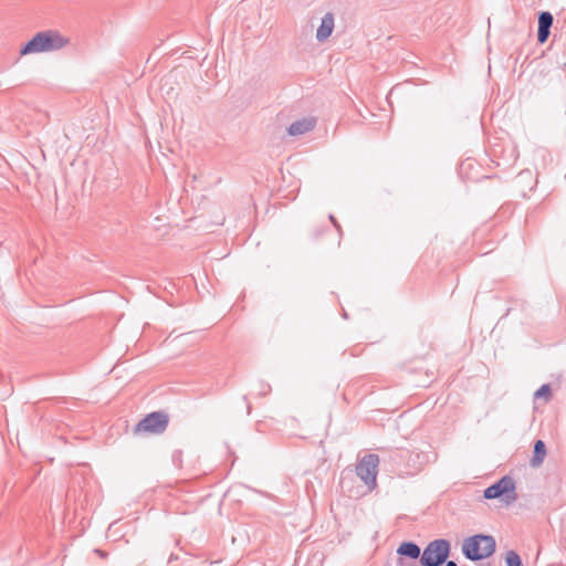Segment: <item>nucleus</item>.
Segmentation results:
<instances>
[{
    "mask_svg": "<svg viewBox=\"0 0 566 566\" xmlns=\"http://www.w3.org/2000/svg\"><path fill=\"white\" fill-rule=\"evenodd\" d=\"M398 554L408 556L410 558H418L420 556V548L413 543H402L398 548Z\"/></svg>",
    "mask_w": 566,
    "mask_h": 566,
    "instance_id": "obj_11",
    "label": "nucleus"
},
{
    "mask_svg": "<svg viewBox=\"0 0 566 566\" xmlns=\"http://www.w3.org/2000/svg\"><path fill=\"white\" fill-rule=\"evenodd\" d=\"M535 396L537 398L539 397H543L545 398L546 400L549 399L551 397V388L548 385H543L536 392H535Z\"/></svg>",
    "mask_w": 566,
    "mask_h": 566,
    "instance_id": "obj_13",
    "label": "nucleus"
},
{
    "mask_svg": "<svg viewBox=\"0 0 566 566\" xmlns=\"http://www.w3.org/2000/svg\"><path fill=\"white\" fill-rule=\"evenodd\" d=\"M168 423V417L161 412H153L144 418L136 427L135 431L148 432V433H160L163 432Z\"/></svg>",
    "mask_w": 566,
    "mask_h": 566,
    "instance_id": "obj_6",
    "label": "nucleus"
},
{
    "mask_svg": "<svg viewBox=\"0 0 566 566\" xmlns=\"http://www.w3.org/2000/svg\"><path fill=\"white\" fill-rule=\"evenodd\" d=\"M334 29V17L327 13L323 19L319 28L317 29L316 36L319 41L326 40L333 32Z\"/></svg>",
    "mask_w": 566,
    "mask_h": 566,
    "instance_id": "obj_9",
    "label": "nucleus"
},
{
    "mask_svg": "<svg viewBox=\"0 0 566 566\" xmlns=\"http://www.w3.org/2000/svg\"><path fill=\"white\" fill-rule=\"evenodd\" d=\"M447 566H457V564L454 562L450 560L447 563Z\"/></svg>",
    "mask_w": 566,
    "mask_h": 566,
    "instance_id": "obj_14",
    "label": "nucleus"
},
{
    "mask_svg": "<svg viewBox=\"0 0 566 566\" xmlns=\"http://www.w3.org/2000/svg\"><path fill=\"white\" fill-rule=\"evenodd\" d=\"M315 123H316L315 118H313V117H307V118H303L301 120H296L289 127V134L291 136L303 135L307 132H311L314 128Z\"/></svg>",
    "mask_w": 566,
    "mask_h": 566,
    "instance_id": "obj_8",
    "label": "nucleus"
},
{
    "mask_svg": "<svg viewBox=\"0 0 566 566\" xmlns=\"http://www.w3.org/2000/svg\"><path fill=\"white\" fill-rule=\"evenodd\" d=\"M546 457V447L542 440H537L534 444V453L531 459V464L534 468L539 467Z\"/></svg>",
    "mask_w": 566,
    "mask_h": 566,
    "instance_id": "obj_10",
    "label": "nucleus"
},
{
    "mask_svg": "<svg viewBox=\"0 0 566 566\" xmlns=\"http://www.w3.org/2000/svg\"><path fill=\"white\" fill-rule=\"evenodd\" d=\"M495 541L492 536L474 535L463 542L462 551L472 560L486 558L494 553Z\"/></svg>",
    "mask_w": 566,
    "mask_h": 566,
    "instance_id": "obj_2",
    "label": "nucleus"
},
{
    "mask_svg": "<svg viewBox=\"0 0 566 566\" xmlns=\"http://www.w3.org/2000/svg\"><path fill=\"white\" fill-rule=\"evenodd\" d=\"M379 458L377 454H367L356 467L357 475L370 488L376 486Z\"/></svg>",
    "mask_w": 566,
    "mask_h": 566,
    "instance_id": "obj_5",
    "label": "nucleus"
},
{
    "mask_svg": "<svg viewBox=\"0 0 566 566\" xmlns=\"http://www.w3.org/2000/svg\"><path fill=\"white\" fill-rule=\"evenodd\" d=\"M505 560H506L507 566H521V558L513 551H510L506 553Z\"/></svg>",
    "mask_w": 566,
    "mask_h": 566,
    "instance_id": "obj_12",
    "label": "nucleus"
},
{
    "mask_svg": "<svg viewBox=\"0 0 566 566\" xmlns=\"http://www.w3.org/2000/svg\"><path fill=\"white\" fill-rule=\"evenodd\" d=\"M486 500H500L501 503L509 506L517 499L515 482L510 476H503L496 483L486 488L483 493Z\"/></svg>",
    "mask_w": 566,
    "mask_h": 566,
    "instance_id": "obj_3",
    "label": "nucleus"
},
{
    "mask_svg": "<svg viewBox=\"0 0 566 566\" xmlns=\"http://www.w3.org/2000/svg\"><path fill=\"white\" fill-rule=\"evenodd\" d=\"M70 44V38L57 30H45L34 34L20 50V54L59 51Z\"/></svg>",
    "mask_w": 566,
    "mask_h": 566,
    "instance_id": "obj_1",
    "label": "nucleus"
},
{
    "mask_svg": "<svg viewBox=\"0 0 566 566\" xmlns=\"http://www.w3.org/2000/svg\"><path fill=\"white\" fill-rule=\"evenodd\" d=\"M553 24V15L549 12H542L538 18L537 39L539 43H544L549 35V28Z\"/></svg>",
    "mask_w": 566,
    "mask_h": 566,
    "instance_id": "obj_7",
    "label": "nucleus"
},
{
    "mask_svg": "<svg viewBox=\"0 0 566 566\" xmlns=\"http://www.w3.org/2000/svg\"><path fill=\"white\" fill-rule=\"evenodd\" d=\"M450 545L444 539H438L430 543L422 553L421 563L424 566H438L442 564L449 555Z\"/></svg>",
    "mask_w": 566,
    "mask_h": 566,
    "instance_id": "obj_4",
    "label": "nucleus"
}]
</instances>
